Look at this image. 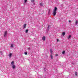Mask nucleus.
Returning a JSON list of instances; mask_svg holds the SVG:
<instances>
[{"label":"nucleus","mask_w":78,"mask_h":78,"mask_svg":"<svg viewBox=\"0 0 78 78\" xmlns=\"http://www.w3.org/2000/svg\"><path fill=\"white\" fill-rule=\"evenodd\" d=\"M50 57H51V59H53V55H52L51 54Z\"/></svg>","instance_id":"f8f14e48"},{"label":"nucleus","mask_w":78,"mask_h":78,"mask_svg":"<svg viewBox=\"0 0 78 78\" xmlns=\"http://www.w3.org/2000/svg\"><path fill=\"white\" fill-rule=\"evenodd\" d=\"M27 49H28V50H30V48H28Z\"/></svg>","instance_id":"5701e85b"},{"label":"nucleus","mask_w":78,"mask_h":78,"mask_svg":"<svg viewBox=\"0 0 78 78\" xmlns=\"http://www.w3.org/2000/svg\"><path fill=\"white\" fill-rule=\"evenodd\" d=\"M62 34L63 36H65V34H66V33L65 32H63Z\"/></svg>","instance_id":"ddd939ff"},{"label":"nucleus","mask_w":78,"mask_h":78,"mask_svg":"<svg viewBox=\"0 0 78 78\" xmlns=\"http://www.w3.org/2000/svg\"><path fill=\"white\" fill-rule=\"evenodd\" d=\"M50 52L51 53H52V49H50Z\"/></svg>","instance_id":"4468645a"},{"label":"nucleus","mask_w":78,"mask_h":78,"mask_svg":"<svg viewBox=\"0 0 78 78\" xmlns=\"http://www.w3.org/2000/svg\"><path fill=\"white\" fill-rule=\"evenodd\" d=\"M69 22L70 23L71 22V21L70 20H69Z\"/></svg>","instance_id":"b1692460"},{"label":"nucleus","mask_w":78,"mask_h":78,"mask_svg":"<svg viewBox=\"0 0 78 78\" xmlns=\"http://www.w3.org/2000/svg\"><path fill=\"white\" fill-rule=\"evenodd\" d=\"M50 26L48 25V29L47 30L48 31H50Z\"/></svg>","instance_id":"7ed1b4c3"},{"label":"nucleus","mask_w":78,"mask_h":78,"mask_svg":"<svg viewBox=\"0 0 78 78\" xmlns=\"http://www.w3.org/2000/svg\"><path fill=\"white\" fill-rule=\"evenodd\" d=\"M11 64L12 65H14V61H12V62H11Z\"/></svg>","instance_id":"9b49d317"},{"label":"nucleus","mask_w":78,"mask_h":78,"mask_svg":"<svg viewBox=\"0 0 78 78\" xmlns=\"http://www.w3.org/2000/svg\"><path fill=\"white\" fill-rule=\"evenodd\" d=\"M7 31H5V32L4 34V37H6V34H7Z\"/></svg>","instance_id":"f03ea898"},{"label":"nucleus","mask_w":78,"mask_h":78,"mask_svg":"<svg viewBox=\"0 0 78 78\" xmlns=\"http://www.w3.org/2000/svg\"><path fill=\"white\" fill-rule=\"evenodd\" d=\"M57 42H58L59 41V40L58 39L57 40Z\"/></svg>","instance_id":"393cba45"},{"label":"nucleus","mask_w":78,"mask_h":78,"mask_svg":"<svg viewBox=\"0 0 78 78\" xmlns=\"http://www.w3.org/2000/svg\"><path fill=\"white\" fill-rule=\"evenodd\" d=\"M55 56H58V54H55Z\"/></svg>","instance_id":"4be33fe9"},{"label":"nucleus","mask_w":78,"mask_h":78,"mask_svg":"<svg viewBox=\"0 0 78 78\" xmlns=\"http://www.w3.org/2000/svg\"><path fill=\"white\" fill-rule=\"evenodd\" d=\"M27 2V0H24V3H26Z\"/></svg>","instance_id":"9d476101"},{"label":"nucleus","mask_w":78,"mask_h":78,"mask_svg":"<svg viewBox=\"0 0 78 78\" xmlns=\"http://www.w3.org/2000/svg\"><path fill=\"white\" fill-rule=\"evenodd\" d=\"M12 56V53H10L9 55V58H11Z\"/></svg>","instance_id":"0eeeda50"},{"label":"nucleus","mask_w":78,"mask_h":78,"mask_svg":"<svg viewBox=\"0 0 78 78\" xmlns=\"http://www.w3.org/2000/svg\"><path fill=\"white\" fill-rule=\"evenodd\" d=\"M12 69H15V68H16V66H15V65H13L12 66Z\"/></svg>","instance_id":"39448f33"},{"label":"nucleus","mask_w":78,"mask_h":78,"mask_svg":"<svg viewBox=\"0 0 78 78\" xmlns=\"http://www.w3.org/2000/svg\"><path fill=\"white\" fill-rule=\"evenodd\" d=\"M40 5L41 6H44V4H43V3H40Z\"/></svg>","instance_id":"6e6552de"},{"label":"nucleus","mask_w":78,"mask_h":78,"mask_svg":"<svg viewBox=\"0 0 78 78\" xmlns=\"http://www.w3.org/2000/svg\"><path fill=\"white\" fill-rule=\"evenodd\" d=\"M77 73H77V72H75V76H77Z\"/></svg>","instance_id":"1a4fd4ad"},{"label":"nucleus","mask_w":78,"mask_h":78,"mask_svg":"<svg viewBox=\"0 0 78 78\" xmlns=\"http://www.w3.org/2000/svg\"><path fill=\"white\" fill-rule=\"evenodd\" d=\"M70 37H71V35H69L68 37V39H69Z\"/></svg>","instance_id":"6ab92c4d"},{"label":"nucleus","mask_w":78,"mask_h":78,"mask_svg":"<svg viewBox=\"0 0 78 78\" xmlns=\"http://www.w3.org/2000/svg\"><path fill=\"white\" fill-rule=\"evenodd\" d=\"M78 21H76L75 22V23L76 25L78 23Z\"/></svg>","instance_id":"aec40b11"},{"label":"nucleus","mask_w":78,"mask_h":78,"mask_svg":"<svg viewBox=\"0 0 78 78\" xmlns=\"http://www.w3.org/2000/svg\"><path fill=\"white\" fill-rule=\"evenodd\" d=\"M28 30H26V32H25L26 33H28Z\"/></svg>","instance_id":"dca6fc26"},{"label":"nucleus","mask_w":78,"mask_h":78,"mask_svg":"<svg viewBox=\"0 0 78 78\" xmlns=\"http://www.w3.org/2000/svg\"><path fill=\"white\" fill-rule=\"evenodd\" d=\"M24 54H25V55H27V52H24Z\"/></svg>","instance_id":"412c9836"},{"label":"nucleus","mask_w":78,"mask_h":78,"mask_svg":"<svg viewBox=\"0 0 78 78\" xmlns=\"http://www.w3.org/2000/svg\"><path fill=\"white\" fill-rule=\"evenodd\" d=\"M0 53H1L2 54V51H0Z\"/></svg>","instance_id":"a878e982"},{"label":"nucleus","mask_w":78,"mask_h":78,"mask_svg":"<svg viewBox=\"0 0 78 78\" xmlns=\"http://www.w3.org/2000/svg\"><path fill=\"white\" fill-rule=\"evenodd\" d=\"M50 11V9H49V11Z\"/></svg>","instance_id":"bb28decb"},{"label":"nucleus","mask_w":78,"mask_h":78,"mask_svg":"<svg viewBox=\"0 0 78 78\" xmlns=\"http://www.w3.org/2000/svg\"><path fill=\"white\" fill-rule=\"evenodd\" d=\"M34 1H35V0H31V2H32V3H33Z\"/></svg>","instance_id":"f3484780"},{"label":"nucleus","mask_w":78,"mask_h":78,"mask_svg":"<svg viewBox=\"0 0 78 78\" xmlns=\"http://www.w3.org/2000/svg\"><path fill=\"white\" fill-rule=\"evenodd\" d=\"M26 26H27V24H24L23 25L24 28H26Z\"/></svg>","instance_id":"423d86ee"},{"label":"nucleus","mask_w":78,"mask_h":78,"mask_svg":"<svg viewBox=\"0 0 78 78\" xmlns=\"http://www.w3.org/2000/svg\"><path fill=\"white\" fill-rule=\"evenodd\" d=\"M11 47H14V44H12Z\"/></svg>","instance_id":"2eb2a0df"},{"label":"nucleus","mask_w":78,"mask_h":78,"mask_svg":"<svg viewBox=\"0 0 78 78\" xmlns=\"http://www.w3.org/2000/svg\"><path fill=\"white\" fill-rule=\"evenodd\" d=\"M42 39L43 41H45V37H43Z\"/></svg>","instance_id":"20e7f679"},{"label":"nucleus","mask_w":78,"mask_h":78,"mask_svg":"<svg viewBox=\"0 0 78 78\" xmlns=\"http://www.w3.org/2000/svg\"><path fill=\"white\" fill-rule=\"evenodd\" d=\"M62 54L63 55H64V54H65V51H63L62 52Z\"/></svg>","instance_id":"a211bd4d"},{"label":"nucleus","mask_w":78,"mask_h":78,"mask_svg":"<svg viewBox=\"0 0 78 78\" xmlns=\"http://www.w3.org/2000/svg\"><path fill=\"white\" fill-rule=\"evenodd\" d=\"M56 11H57V8L55 7L54 9V10L53 12V16H54L56 14Z\"/></svg>","instance_id":"f257e3e1"}]
</instances>
